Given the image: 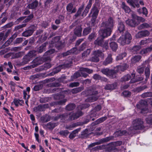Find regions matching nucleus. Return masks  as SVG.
<instances>
[{
  "mask_svg": "<svg viewBox=\"0 0 152 152\" xmlns=\"http://www.w3.org/2000/svg\"><path fill=\"white\" fill-rule=\"evenodd\" d=\"M98 98V97L97 96L94 95L89 97L86 99V101L87 102H91L96 101Z\"/></svg>",
  "mask_w": 152,
  "mask_h": 152,
  "instance_id": "obj_41",
  "label": "nucleus"
},
{
  "mask_svg": "<svg viewBox=\"0 0 152 152\" xmlns=\"http://www.w3.org/2000/svg\"><path fill=\"white\" fill-rule=\"evenodd\" d=\"M127 53L125 52H124L120 54L116 58L117 60L122 59L123 58L126 56Z\"/></svg>",
  "mask_w": 152,
  "mask_h": 152,
  "instance_id": "obj_51",
  "label": "nucleus"
},
{
  "mask_svg": "<svg viewBox=\"0 0 152 152\" xmlns=\"http://www.w3.org/2000/svg\"><path fill=\"white\" fill-rule=\"evenodd\" d=\"M84 9V6L83 5L81 6L78 9L75 15L73 16V18L76 19L81 14L82 11Z\"/></svg>",
  "mask_w": 152,
  "mask_h": 152,
  "instance_id": "obj_28",
  "label": "nucleus"
},
{
  "mask_svg": "<svg viewBox=\"0 0 152 152\" xmlns=\"http://www.w3.org/2000/svg\"><path fill=\"white\" fill-rule=\"evenodd\" d=\"M82 25L79 24L77 26L74 30V34L78 37H80L82 36Z\"/></svg>",
  "mask_w": 152,
  "mask_h": 152,
  "instance_id": "obj_13",
  "label": "nucleus"
},
{
  "mask_svg": "<svg viewBox=\"0 0 152 152\" xmlns=\"http://www.w3.org/2000/svg\"><path fill=\"white\" fill-rule=\"evenodd\" d=\"M125 30V26L122 22H119L118 25V30L120 33H123Z\"/></svg>",
  "mask_w": 152,
  "mask_h": 152,
  "instance_id": "obj_29",
  "label": "nucleus"
},
{
  "mask_svg": "<svg viewBox=\"0 0 152 152\" xmlns=\"http://www.w3.org/2000/svg\"><path fill=\"white\" fill-rule=\"evenodd\" d=\"M131 76L130 75L128 74L124 75L122 77L121 79V82L128 81L131 79Z\"/></svg>",
  "mask_w": 152,
  "mask_h": 152,
  "instance_id": "obj_36",
  "label": "nucleus"
},
{
  "mask_svg": "<svg viewBox=\"0 0 152 152\" xmlns=\"http://www.w3.org/2000/svg\"><path fill=\"white\" fill-rule=\"evenodd\" d=\"M121 8L124 10L126 13H129L131 11L130 8L127 6L126 5L125 2H123L121 4Z\"/></svg>",
  "mask_w": 152,
  "mask_h": 152,
  "instance_id": "obj_31",
  "label": "nucleus"
},
{
  "mask_svg": "<svg viewBox=\"0 0 152 152\" xmlns=\"http://www.w3.org/2000/svg\"><path fill=\"white\" fill-rule=\"evenodd\" d=\"M98 93V91L96 90L94 87H90L87 90L82 92V94L86 95H95Z\"/></svg>",
  "mask_w": 152,
  "mask_h": 152,
  "instance_id": "obj_6",
  "label": "nucleus"
},
{
  "mask_svg": "<svg viewBox=\"0 0 152 152\" xmlns=\"http://www.w3.org/2000/svg\"><path fill=\"white\" fill-rule=\"evenodd\" d=\"M100 46L105 48L106 50H107L108 48V41H103Z\"/></svg>",
  "mask_w": 152,
  "mask_h": 152,
  "instance_id": "obj_60",
  "label": "nucleus"
},
{
  "mask_svg": "<svg viewBox=\"0 0 152 152\" xmlns=\"http://www.w3.org/2000/svg\"><path fill=\"white\" fill-rule=\"evenodd\" d=\"M141 96L143 98L151 97L152 96V92H147L144 93L141 95Z\"/></svg>",
  "mask_w": 152,
  "mask_h": 152,
  "instance_id": "obj_59",
  "label": "nucleus"
},
{
  "mask_svg": "<svg viewBox=\"0 0 152 152\" xmlns=\"http://www.w3.org/2000/svg\"><path fill=\"white\" fill-rule=\"evenodd\" d=\"M23 55V52H20L14 54L12 58H18L21 57Z\"/></svg>",
  "mask_w": 152,
  "mask_h": 152,
  "instance_id": "obj_55",
  "label": "nucleus"
},
{
  "mask_svg": "<svg viewBox=\"0 0 152 152\" xmlns=\"http://www.w3.org/2000/svg\"><path fill=\"white\" fill-rule=\"evenodd\" d=\"M99 115V114L97 112L93 110L91 111L90 116L91 118H92L93 117H98Z\"/></svg>",
  "mask_w": 152,
  "mask_h": 152,
  "instance_id": "obj_54",
  "label": "nucleus"
},
{
  "mask_svg": "<svg viewBox=\"0 0 152 152\" xmlns=\"http://www.w3.org/2000/svg\"><path fill=\"white\" fill-rule=\"evenodd\" d=\"M126 23L127 25L131 27H134L137 25L136 21L134 19H128L126 20Z\"/></svg>",
  "mask_w": 152,
  "mask_h": 152,
  "instance_id": "obj_27",
  "label": "nucleus"
},
{
  "mask_svg": "<svg viewBox=\"0 0 152 152\" xmlns=\"http://www.w3.org/2000/svg\"><path fill=\"white\" fill-rule=\"evenodd\" d=\"M66 9L67 11L71 14L75 13L76 11V8L73 7V4L71 3L68 4Z\"/></svg>",
  "mask_w": 152,
  "mask_h": 152,
  "instance_id": "obj_15",
  "label": "nucleus"
},
{
  "mask_svg": "<svg viewBox=\"0 0 152 152\" xmlns=\"http://www.w3.org/2000/svg\"><path fill=\"white\" fill-rule=\"evenodd\" d=\"M132 39L131 34L126 31L124 35H122L118 40L117 42L122 45L129 44Z\"/></svg>",
  "mask_w": 152,
  "mask_h": 152,
  "instance_id": "obj_2",
  "label": "nucleus"
},
{
  "mask_svg": "<svg viewBox=\"0 0 152 152\" xmlns=\"http://www.w3.org/2000/svg\"><path fill=\"white\" fill-rule=\"evenodd\" d=\"M27 25V24L26 23H23L22 24L19 25L18 26H17L15 27V30L16 31H17L19 29H20L26 26Z\"/></svg>",
  "mask_w": 152,
  "mask_h": 152,
  "instance_id": "obj_64",
  "label": "nucleus"
},
{
  "mask_svg": "<svg viewBox=\"0 0 152 152\" xmlns=\"http://www.w3.org/2000/svg\"><path fill=\"white\" fill-rule=\"evenodd\" d=\"M51 66V65L50 63H46L40 67L39 70L40 71L46 70L50 68Z\"/></svg>",
  "mask_w": 152,
  "mask_h": 152,
  "instance_id": "obj_33",
  "label": "nucleus"
},
{
  "mask_svg": "<svg viewBox=\"0 0 152 152\" xmlns=\"http://www.w3.org/2000/svg\"><path fill=\"white\" fill-rule=\"evenodd\" d=\"M91 5L88 4L84 10L82 16L83 17L85 16L88 13L89 9L91 7Z\"/></svg>",
  "mask_w": 152,
  "mask_h": 152,
  "instance_id": "obj_44",
  "label": "nucleus"
},
{
  "mask_svg": "<svg viewBox=\"0 0 152 152\" xmlns=\"http://www.w3.org/2000/svg\"><path fill=\"white\" fill-rule=\"evenodd\" d=\"M107 118V117L106 116L101 117L92 123L91 124V126H94L96 125L100 124L105 121Z\"/></svg>",
  "mask_w": 152,
  "mask_h": 152,
  "instance_id": "obj_19",
  "label": "nucleus"
},
{
  "mask_svg": "<svg viewBox=\"0 0 152 152\" xmlns=\"http://www.w3.org/2000/svg\"><path fill=\"white\" fill-rule=\"evenodd\" d=\"M83 115V113L80 111H78L76 113H73L72 114H69L68 120L72 121L77 119Z\"/></svg>",
  "mask_w": 152,
  "mask_h": 152,
  "instance_id": "obj_9",
  "label": "nucleus"
},
{
  "mask_svg": "<svg viewBox=\"0 0 152 152\" xmlns=\"http://www.w3.org/2000/svg\"><path fill=\"white\" fill-rule=\"evenodd\" d=\"M79 71L80 72L81 76L84 78L86 77L87 76H88V75L87 74L84 72H86L89 74H90L92 73L93 72V69L84 67L80 68L79 69Z\"/></svg>",
  "mask_w": 152,
  "mask_h": 152,
  "instance_id": "obj_7",
  "label": "nucleus"
},
{
  "mask_svg": "<svg viewBox=\"0 0 152 152\" xmlns=\"http://www.w3.org/2000/svg\"><path fill=\"white\" fill-rule=\"evenodd\" d=\"M91 51V49H88L84 51L82 53L81 57L83 58L87 57L90 54Z\"/></svg>",
  "mask_w": 152,
  "mask_h": 152,
  "instance_id": "obj_32",
  "label": "nucleus"
},
{
  "mask_svg": "<svg viewBox=\"0 0 152 152\" xmlns=\"http://www.w3.org/2000/svg\"><path fill=\"white\" fill-rule=\"evenodd\" d=\"M129 67V65L126 64H124L122 65H118L116 67L118 72L120 71H124Z\"/></svg>",
  "mask_w": 152,
  "mask_h": 152,
  "instance_id": "obj_22",
  "label": "nucleus"
},
{
  "mask_svg": "<svg viewBox=\"0 0 152 152\" xmlns=\"http://www.w3.org/2000/svg\"><path fill=\"white\" fill-rule=\"evenodd\" d=\"M48 44V42H46L43 43L41 46L37 48V51L38 53H41L44 51H45L46 46Z\"/></svg>",
  "mask_w": 152,
  "mask_h": 152,
  "instance_id": "obj_21",
  "label": "nucleus"
},
{
  "mask_svg": "<svg viewBox=\"0 0 152 152\" xmlns=\"http://www.w3.org/2000/svg\"><path fill=\"white\" fill-rule=\"evenodd\" d=\"M55 52V50L52 49L47 51L43 56V59L45 61L50 60V56Z\"/></svg>",
  "mask_w": 152,
  "mask_h": 152,
  "instance_id": "obj_12",
  "label": "nucleus"
},
{
  "mask_svg": "<svg viewBox=\"0 0 152 152\" xmlns=\"http://www.w3.org/2000/svg\"><path fill=\"white\" fill-rule=\"evenodd\" d=\"M112 55L111 53L108 54V56L105 61H104L103 64L105 65H107L108 64L112 62Z\"/></svg>",
  "mask_w": 152,
  "mask_h": 152,
  "instance_id": "obj_23",
  "label": "nucleus"
},
{
  "mask_svg": "<svg viewBox=\"0 0 152 152\" xmlns=\"http://www.w3.org/2000/svg\"><path fill=\"white\" fill-rule=\"evenodd\" d=\"M42 107V104H40L37 106L34 107V111L36 112L43 111L44 110Z\"/></svg>",
  "mask_w": 152,
  "mask_h": 152,
  "instance_id": "obj_43",
  "label": "nucleus"
},
{
  "mask_svg": "<svg viewBox=\"0 0 152 152\" xmlns=\"http://www.w3.org/2000/svg\"><path fill=\"white\" fill-rule=\"evenodd\" d=\"M141 48V47L139 45H135L132 47L131 50V51L134 54L137 53Z\"/></svg>",
  "mask_w": 152,
  "mask_h": 152,
  "instance_id": "obj_45",
  "label": "nucleus"
},
{
  "mask_svg": "<svg viewBox=\"0 0 152 152\" xmlns=\"http://www.w3.org/2000/svg\"><path fill=\"white\" fill-rule=\"evenodd\" d=\"M3 18L1 20V23H0V24H1L5 23L7 20V14L6 12H3L1 14L0 16V18Z\"/></svg>",
  "mask_w": 152,
  "mask_h": 152,
  "instance_id": "obj_35",
  "label": "nucleus"
},
{
  "mask_svg": "<svg viewBox=\"0 0 152 152\" xmlns=\"http://www.w3.org/2000/svg\"><path fill=\"white\" fill-rule=\"evenodd\" d=\"M145 69V67L143 66H138L137 69V72L140 74L143 73Z\"/></svg>",
  "mask_w": 152,
  "mask_h": 152,
  "instance_id": "obj_58",
  "label": "nucleus"
},
{
  "mask_svg": "<svg viewBox=\"0 0 152 152\" xmlns=\"http://www.w3.org/2000/svg\"><path fill=\"white\" fill-rule=\"evenodd\" d=\"M80 21L78 20H77L75 22H73L72 24L69 26V27L70 29H72V28L75 26H77L79 25L78 24L80 23Z\"/></svg>",
  "mask_w": 152,
  "mask_h": 152,
  "instance_id": "obj_62",
  "label": "nucleus"
},
{
  "mask_svg": "<svg viewBox=\"0 0 152 152\" xmlns=\"http://www.w3.org/2000/svg\"><path fill=\"white\" fill-rule=\"evenodd\" d=\"M99 61V58L98 56L94 55L91 58L88 59V61H90L93 62H97Z\"/></svg>",
  "mask_w": 152,
  "mask_h": 152,
  "instance_id": "obj_34",
  "label": "nucleus"
},
{
  "mask_svg": "<svg viewBox=\"0 0 152 152\" xmlns=\"http://www.w3.org/2000/svg\"><path fill=\"white\" fill-rule=\"evenodd\" d=\"M143 122L140 119L134 120L133 122V126L131 130H140L144 128Z\"/></svg>",
  "mask_w": 152,
  "mask_h": 152,
  "instance_id": "obj_3",
  "label": "nucleus"
},
{
  "mask_svg": "<svg viewBox=\"0 0 152 152\" xmlns=\"http://www.w3.org/2000/svg\"><path fill=\"white\" fill-rule=\"evenodd\" d=\"M152 50V45L148 48L143 49L139 53L142 55L147 53L151 52Z\"/></svg>",
  "mask_w": 152,
  "mask_h": 152,
  "instance_id": "obj_24",
  "label": "nucleus"
},
{
  "mask_svg": "<svg viewBox=\"0 0 152 152\" xmlns=\"http://www.w3.org/2000/svg\"><path fill=\"white\" fill-rule=\"evenodd\" d=\"M147 104V102L145 101L141 100L140 102V104H137V107L138 108H140V105L141 106H146Z\"/></svg>",
  "mask_w": 152,
  "mask_h": 152,
  "instance_id": "obj_61",
  "label": "nucleus"
},
{
  "mask_svg": "<svg viewBox=\"0 0 152 152\" xmlns=\"http://www.w3.org/2000/svg\"><path fill=\"white\" fill-rule=\"evenodd\" d=\"M56 126V124L51 122L48 123L46 125L47 128L49 129H53Z\"/></svg>",
  "mask_w": 152,
  "mask_h": 152,
  "instance_id": "obj_52",
  "label": "nucleus"
},
{
  "mask_svg": "<svg viewBox=\"0 0 152 152\" xmlns=\"http://www.w3.org/2000/svg\"><path fill=\"white\" fill-rule=\"evenodd\" d=\"M102 52L99 50H95L93 52V55H95L96 56H98V57L100 56H102Z\"/></svg>",
  "mask_w": 152,
  "mask_h": 152,
  "instance_id": "obj_63",
  "label": "nucleus"
},
{
  "mask_svg": "<svg viewBox=\"0 0 152 152\" xmlns=\"http://www.w3.org/2000/svg\"><path fill=\"white\" fill-rule=\"evenodd\" d=\"M127 2L134 8H135L136 7L139 8L140 7L138 0H128Z\"/></svg>",
  "mask_w": 152,
  "mask_h": 152,
  "instance_id": "obj_16",
  "label": "nucleus"
},
{
  "mask_svg": "<svg viewBox=\"0 0 152 152\" xmlns=\"http://www.w3.org/2000/svg\"><path fill=\"white\" fill-rule=\"evenodd\" d=\"M100 8V3L96 2L91 9V13H92V16L97 18Z\"/></svg>",
  "mask_w": 152,
  "mask_h": 152,
  "instance_id": "obj_4",
  "label": "nucleus"
},
{
  "mask_svg": "<svg viewBox=\"0 0 152 152\" xmlns=\"http://www.w3.org/2000/svg\"><path fill=\"white\" fill-rule=\"evenodd\" d=\"M112 138L110 137H107L104 138H103L101 139L99 141L97 142H96L92 143L88 146L89 148L93 147L96 145H99L101 144V143L108 142L110 141V140Z\"/></svg>",
  "mask_w": 152,
  "mask_h": 152,
  "instance_id": "obj_10",
  "label": "nucleus"
},
{
  "mask_svg": "<svg viewBox=\"0 0 152 152\" xmlns=\"http://www.w3.org/2000/svg\"><path fill=\"white\" fill-rule=\"evenodd\" d=\"M142 58V56L140 55H136L133 56L131 59L132 63L135 64L138 62Z\"/></svg>",
  "mask_w": 152,
  "mask_h": 152,
  "instance_id": "obj_26",
  "label": "nucleus"
},
{
  "mask_svg": "<svg viewBox=\"0 0 152 152\" xmlns=\"http://www.w3.org/2000/svg\"><path fill=\"white\" fill-rule=\"evenodd\" d=\"M82 126L81 122H78L76 123H75L72 124L71 125L69 126H66V129H70L72 127H75L78 126Z\"/></svg>",
  "mask_w": 152,
  "mask_h": 152,
  "instance_id": "obj_46",
  "label": "nucleus"
},
{
  "mask_svg": "<svg viewBox=\"0 0 152 152\" xmlns=\"http://www.w3.org/2000/svg\"><path fill=\"white\" fill-rule=\"evenodd\" d=\"M110 48L113 51H116L117 50L118 46L117 43L114 42H111L109 43Z\"/></svg>",
  "mask_w": 152,
  "mask_h": 152,
  "instance_id": "obj_25",
  "label": "nucleus"
},
{
  "mask_svg": "<svg viewBox=\"0 0 152 152\" xmlns=\"http://www.w3.org/2000/svg\"><path fill=\"white\" fill-rule=\"evenodd\" d=\"M83 89L84 87H80L72 89L71 92L73 94H76L81 91Z\"/></svg>",
  "mask_w": 152,
  "mask_h": 152,
  "instance_id": "obj_38",
  "label": "nucleus"
},
{
  "mask_svg": "<svg viewBox=\"0 0 152 152\" xmlns=\"http://www.w3.org/2000/svg\"><path fill=\"white\" fill-rule=\"evenodd\" d=\"M36 51L33 50L30 51L26 55L31 59L33 57H34L36 56Z\"/></svg>",
  "mask_w": 152,
  "mask_h": 152,
  "instance_id": "obj_42",
  "label": "nucleus"
},
{
  "mask_svg": "<svg viewBox=\"0 0 152 152\" xmlns=\"http://www.w3.org/2000/svg\"><path fill=\"white\" fill-rule=\"evenodd\" d=\"M34 18V15L31 14L28 16L27 17H26V18L23 21V23H25L30 21Z\"/></svg>",
  "mask_w": 152,
  "mask_h": 152,
  "instance_id": "obj_48",
  "label": "nucleus"
},
{
  "mask_svg": "<svg viewBox=\"0 0 152 152\" xmlns=\"http://www.w3.org/2000/svg\"><path fill=\"white\" fill-rule=\"evenodd\" d=\"M110 69L108 68H104L102 69L100 71L103 74L107 75L108 76Z\"/></svg>",
  "mask_w": 152,
  "mask_h": 152,
  "instance_id": "obj_57",
  "label": "nucleus"
},
{
  "mask_svg": "<svg viewBox=\"0 0 152 152\" xmlns=\"http://www.w3.org/2000/svg\"><path fill=\"white\" fill-rule=\"evenodd\" d=\"M75 104L70 103L67 105L66 107V109L68 111H71L74 109L75 107Z\"/></svg>",
  "mask_w": 152,
  "mask_h": 152,
  "instance_id": "obj_37",
  "label": "nucleus"
},
{
  "mask_svg": "<svg viewBox=\"0 0 152 152\" xmlns=\"http://www.w3.org/2000/svg\"><path fill=\"white\" fill-rule=\"evenodd\" d=\"M81 75L79 71L73 74L72 76H71V80L73 81L74 79L81 77Z\"/></svg>",
  "mask_w": 152,
  "mask_h": 152,
  "instance_id": "obj_50",
  "label": "nucleus"
},
{
  "mask_svg": "<svg viewBox=\"0 0 152 152\" xmlns=\"http://www.w3.org/2000/svg\"><path fill=\"white\" fill-rule=\"evenodd\" d=\"M42 61L40 58H37L34 59L32 62L33 64L31 65L28 66L26 67L27 69H31L36 67L41 64Z\"/></svg>",
  "mask_w": 152,
  "mask_h": 152,
  "instance_id": "obj_8",
  "label": "nucleus"
},
{
  "mask_svg": "<svg viewBox=\"0 0 152 152\" xmlns=\"http://www.w3.org/2000/svg\"><path fill=\"white\" fill-rule=\"evenodd\" d=\"M115 21L111 17L106 20H103L100 25L102 28L99 32L101 37H98L94 42L96 45L100 46L102 45L104 39L111 34L115 24Z\"/></svg>",
  "mask_w": 152,
  "mask_h": 152,
  "instance_id": "obj_1",
  "label": "nucleus"
},
{
  "mask_svg": "<svg viewBox=\"0 0 152 152\" xmlns=\"http://www.w3.org/2000/svg\"><path fill=\"white\" fill-rule=\"evenodd\" d=\"M31 59L26 55L23 57L21 62L22 64L24 65L27 64Z\"/></svg>",
  "mask_w": 152,
  "mask_h": 152,
  "instance_id": "obj_47",
  "label": "nucleus"
},
{
  "mask_svg": "<svg viewBox=\"0 0 152 152\" xmlns=\"http://www.w3.org/2000/svg\"><path fill=\"white\" fill-rule=\"evenodd\" d=\"M118 72L116 68L115 67L113 69H110L108 76L112 78H114L116 77V74Z\"/></svg>",
  "mask_w": 152,
  "mask_h": 152,
  "instance_id": "obj_18",
  "label": "nucleus"
},
{
  "mask_svg": "<svg viewBox=\"0 0 152 152\" xmlns=\"http://www.w3.org/2000/svg\"><path fill=\"white\" fill-rule=\"evenodd\" d=\"M115 87V85L114 84H108L106 85L104 88L106 90H113Z\"/></svg>",
  "mask_w": 152,
  "mask_h": 152,
  "instance_id": "obj_53",
  "label": "nucleus"
},
{
  "mask_svg": "<svg viewBox=\"0 0 152 152\" xmlns=\"http://www.w3.org/2000/svg\"><path fill=\"white\" fill-rule=\"evenodd\" d=\"M90 134L89 133L88 129H86L82 131L81 134L80 135V137L82 138H86Z\"/></svg>",
  "mask_w": 152,
  "mask_h": 152,
  "instance_id": "obj_17",
  "label": "nucleus"
},
{
  "mask_svg": "<svg viewBox=\"0 0 152 152\" xmlns=\"http://www.w3.org/2000/svg\"><path fill=\"white\" fill-rule=\"evenodd\" d=\"M150 34V32L147 30L142 31L139 32L135 36L136 38H139L148 36Z\"/></svg>",
  "mask_w": 152,
  "mask_h": 152,
  "instance_id": "obj_11",
  "label": "nucleus"
},
{
  "mask_svg": "<svg viewBox=\"0 0 152 152\" xmlns=\"http://www.w3.org/2000/svg\"><path fill=\"white\" fill-rule=\"evenodd\" d=\"M43 87V85L42 84L37 85L34 86L33 90L35 91H38L41 89Z\"/></svg>",
  "mask_w": 152,
  "mask_h": 152,
  "instance_id": "obj_56",
  "label": "nucleus"
},
{
  "mask_svg": "<svg viewBox=\"0 0 152 152\" xmlns=\"http://www.w3.org/2000/svg\"><path fill=\"white\" fill-rule=\"evenodd\" d=\"M145 73L146 78L145 80L147 81L148 79L149 78L150 75V69L149 67H147L145 69Z\"/></svg>",
  "mask_w": 152,
  "mask_h": 152,
  "instance_id": "obj_39",
  "label": "nucleus"
},
{
  "mask_svg": "<svg viewBox=\"0 0 152 152\" xmlns=\"http://www.w3.org/2000/svg\"><path fill=\"white\" fill-rule=\"evenodd\" d=\"M39 4V2L37 0H35L34 1L28 4L27 7L29 9L36 10Z\"/></svg>",
  "mask_w": 152,
  "mask_h": 152,
  "instance_id": "obj_14",
  "label": "nucleus"
},
{
  "mask_svg": "<svg viewBox=\"0 0 152 152\" xmlns=\"http://www.w3.org/2000/svg\"><path fill=\"white\" fill-rule=\"evenodd\" d=\"M91 28L90 27L85 28L83 32V35L85 36L88 35L91 31Z\"/></svg>",
  "mask_w": 152,
  "mask_h": 152,
  "instance_id": "obj_40",
  "label": "nucleus"
},
{
  "mask_svg": "<svg viewBox=\"0 0 152 152\" xmlns=\"http://www.w3.org/2000/svg\"><path fill=\"white\" fill-rule=\"evenodd\" d=\"M36 27L34 25L31 26L28 29L22 33V35L25 37H28L31 35L36 29Z\"/></svg>",
  "mask_w": 152,
  "mask_h": 152,
  "instance_id": "obj_5",
  "label": "nucleus"
},
{
  "mask_svg": "<svg viewBox=\"0 0 152 152\" xmlns=\"http://www.w3.org/2000/svg\"><path fill=\"white\" fill-rule=\"evenodd\" d=\"M61 70V68L59 66L56 67V68L54 69L53 70V72L50 73V75H53L55 74L58 73L60 72Z\"/></svg>",
  "mask_w": 152,
  "mask_h": 152,
  "instance_id": "obj_49",
  "label": "nucleus"
},
{
  "mask_svg": "<svg viewBox=\"0 0 152 152\" xmlns=\"http://www.w3.org/2000/svg\"><path fill=\"white\" fill-rule=\"evenodd\" d=\"M127 134V132L126 130H119L115 132L114 136L115 137H117L126 135Z\"/></svg>",
  "mask_w": 152,
  "mask_h": 152,
  "instance_id": "obj_20",
  "label": "nucleus"
},
{
  "mask_svg": "<svg viewBox=\"0 0 152 152\" xmlns=\"http://www.w3.org/2000/svg\"><path fill=\"white\" fill-rule=\"evenodd\" d=\"M151 27V25L147 23H143L137 27V29L139 30L148 28Z\"/></svg>",
  "mask_w": 152,
  "mask_h": 152,
  "instance_id": "obj_30",
  "label": "nucleus"
}]
</instances>
